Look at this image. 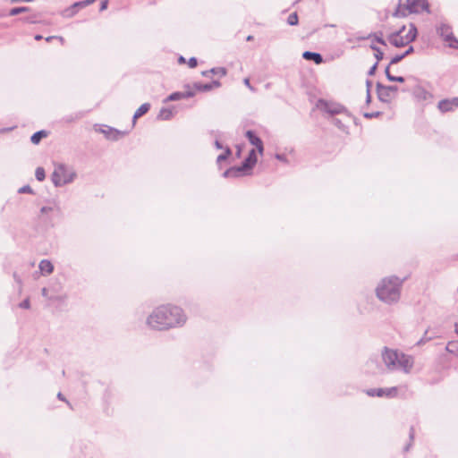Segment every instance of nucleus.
<instances>
[{"instance_id":"obj_61","label":"nucleus","mask_w":458,"mask_h":458,"mask_svg":"<svg viewBox=\"0 0 458 458\" xmlns=\"http://www.w3.org/2000/svg\"><path fill=\"white\" fill-rule=\"evenodd\" d=\"M209 73H211V72H209V70H208V71L202 72V75H203V76H208V74H209Z\"/></svg>"},{"instance_id":"obj_49","label":"nucleus","mask_w":458,"mask_h":458,"mask_svg":"<svg viewBox=\"0 0 458 458\" xmlns=\"http://www.w3.org/2000/svg\"><path fill=\"white\" fill-rule=\"evenodd\" d=\"M243 83L252 91H254V88L250 85V79L249 78H245L243 80Z\"/></svg>"},{"instance_id":"obj_48","label":"nucleus","mask_w":458,"mask_h":458,"mask_svg":"<svg viewBox=\"0 0 458 458\" xmlns=\"http://www.w3.org/2000/svg\"><path fill=\"white\" fill-rule=\"evenodd\" d=\"M95 0H84V1H81V7H86L89 4H91L92 3H94Z\"/></svg>"},{"instance_id":"obj_55","label":"nucleus","mask_w":458,"mask_h":458,"mask_svg":"<svg viewBox=\"0 0 458 458\" xmlns=\"http://www.w3.org/2000/svg\"><path fill=\"white\" fill-rule=\"evenodd\" d=\"M215 146H216V148H218V149H222V148H224V147H223V145L221 144V142H220L219 140H216V141H215Z\"/></svg>"},{"instance_id":"obj_20","label":"nucleus","mask_w":458,"mask_h":458,"mask_svg":"<svg viewBox=\"0 0 458 458\" xmlns=\"http://www.w3.org/2000/svg\"><path fill=\"white\" fill-rule=\"evenodd\" d=\"M437 107L442 113L450 112L454 109L453 107V106L451 105L449 98L443 99V100L439 101Z\"/></svg>"},{"instance_id":"obj_35","label":"nucleus","mask_w":458,"mask_h":458,"mask_svg":"<svg viewBox=\"0 0 458 458\" xmlns=\"http://www.w3.org/2000/svg\"><path fill=\"white\" fill-rule=\"evenodd\" d=\"M19 307L21 309H26V310L30 309V299L29 298L25 299L23 301H21L19 304Z\"/></svg>"},{"instance_id":"obj_16","label":"nucleus","mask_w":458,"mask_h":458,"mask_svg":"<svg viewBox=\"0 0 458 458\" xmlns=\"http://www.w3.org/2000/svg\"><path fill=\"white\" fill-rule=\"evenodd\" d=\"M39 270L44 275H50L54 271V266L48 259H43L38 265Z\"/></svg>"},{"instance_id":"obj_43","label":"nucleus","mask_w":458,"mask_h":458,"mask_svg":"<svg viewBox=\"0 0 458 458\" xmlns=\"http://www.w3.org/2000/svg\"><path fill=\"white\" fill-rule=\"evenodd\" d=\"M380 114L379 112H374V113H365L364 117L366 118H374L377 117Z\"/></svg>"},{"instance_id":"obj_8","label":"nucleus","mask_w":458,"mask_h":458,"mask_svg":"<svg viewBox=\"0 0 458 458\" xmlns=\"http://www.w3.org/2000/svg\"><path fill=\"white\" fill-rule=\"evenodd\" d=\"M255 164L251 158L246 157L240 166L231 167L225 171L223 176L225 178L242 176L248 174V171L251 170Z\"/></svg>"},{"instance_id":"obj_56","label":"nucleus","mask_w":458,"mask_h":458,"mask_svg":"<svg viewBox=\"0 0 458 458\" xmlns=\"http://www.w3.org/2000/svg\"><path fill=\"white\" fill-rule=\"evenodd\" d=\"M57 398H58L59 400H62V401L66 402V403H67V404H69V405H70L69 402L65 400V398L64 397V395L62 394V393H58V394H57Z\"/></svg>"},{"instance_id":"obj_30","label":"nucleus","mask_w":458,"mask_h":458,"mask_svg":"<svg viewBox=\"0 0 458 458\" xmlns=\"http://www.w3.org/2000/svg\"><path fill=\"white\" fill-rule=\"evenodd\" d=\"M209 72L215 75H219L221 77L226 75V69L224 67L212 68L209 70Z\"/></svg>"},{"instance_id":"obj_64","label":"nucleus","mask_w":458,"mask_h":458,"mask_svg":"<svg viewBox=\"0 0 458 458\" xmlns=\"http://www.w3.org/2000/svg\"><path fill=\"white\" fill-rule=\"evenodd\" d=\"M455 332L458 334V324H455Z\"/></svg>"},{"instance_id":"obj_2","label":"nucleus","mask_w":458,"mask_h":458,"mask_svg":"<svg viewBox=\"0 0 458 458\" xmlns=\"http://www.w3.org/2000/svg\"><path fill=\"white\" fill-rule=\"evenodd\" d=\"M403 283V280L394 276L383 278L376 288L377 297L389 305L397 303L401 297Z\"/></svg>"},{"instance_id":"obj_52","label":"nucleus","mask_w":458,"mask_h":458,"mask_svg":"<svg viewBox=\"0 0 458 458\" xmlns=\"http://www.w3.org/2000/svg\"><path fill=\"white\" fill-rule=\"evenodd\" d=\"M41 293L44 297L53 300L52 297H48V290L46 287L42 289Z\"/></svg>"},{"instance_id":"obj_10","label":"nucleus","mask_w":458,"mask_h":458,"mask_svg":"<svg viewBox=\"0 0 458 458\" xmlns=\"http://www.w3.org/2000/svg\"><path fill=\"white\" fill-rule=\"evenodd\" d=\"M403 4L411 13H420L423 11L428 12V3L427 0H405Z\"/></svg>"},{"instance_id":"obj_15","label":"nucleus","mask_w":458,"mask_h":458,"mask_svg":"<svg viewBox=\"0 0 458 458\" xmlns=\"http://www.w3.org/2000/svg\"><path fill=\"white\" fill-rule=\"evenodd\" d=\"M302 57L305 60L313 61L316 64H319L323 62V57L320 54L310 52V51H305L302 54Z\"/></svg>"},{"instance_id":"obj_36","label":"nucleus","mask_w":458,"mask_h":458,"mask_svg":"<svg viewBox=\"0 0 458 458\" xmlns=\"http://www.w3.org/2000/svg\"><path fill=\"white\" fill-rule=\"evenodd\" d=\"M374 38H375V41H376V42H377V43H379V44H381V45H384V46H386V41H385V40L383 39V38H382V34H381V33H380V35H377V34H375V35H374Z\"/></svg>"},{"instance_id":"obj_62","label":"nucleus","mask_w":458,"mask_h":458,"mask_svg":"<svg viewBox=\"0 0 458 458\" xmlns=\"http://www.w3.org/2000/svg\"><path fill=\"white\" fill-rule=\"evenodd\" d=\"M42 38V36L41 35H36L35 36V39L36 40H40Z\"/></svg>"},{"instance_id":"obj_47","label":"nucleus","mask_w":458,"mask_h":458,"mask_svg":"<svg viewBox=\"0 0 458 458\" xmlns=\"http://www.w3.org/2000/svg\"><path fill=\"white\" fill-rule=\"evenodd\" d=\"M81 117H82V114L80 113V114H76L74 118L73 117H67L66 121L67 122H72L74 120L81 119Z\"/></svg>"},{"instance_id":"obj_17","label":"nucleus","mask_w":458,"mask_h":458,"mask_svg":"<svg viewBox=\"0 0 458 458\" xmlns=\"http://www.w3.org/2000/svg\"><path fill=\"white\" fill-rule=\"evenodd\" d=\"M174 116V110L172 108H162L158 114L157 118L159 120L167 121L170 120Z\"/></svg>"},{"instance_id":"obj_25","label":"nucleus","mask_w":458,"mask_h":458,"mask_svg":"<svg viewBox=\"0 0 458 458\" xmlns=\"http://www.w3.org/2000/svg\"><path fill=\"white\" fill-rule=\"evenodd\" d=\"M232 154L231 152V149L229 147H225V152L220 154L217 157H216V163L217 164H220L222 163L223 161H225L228 157Z\"/></svg>"},{"instance_id":"obj_21","label":"nucleus","mask_w":458,"mask_h":458,"mask_svg":"<svg viewBox=\"0 0 458 458\" xmlns=\"http://www.w3.org/2000/svg\"><path fill=\"white\" fill-rule=\"evenodd\" d=\"M47 133L46 131L42 130V131H38L37 132H35L31 138H30V140L33 144L37 145L40 142V140L47 137Z\"/></svg>"},{"instance_id":"obj_19","label":"nucleus","mask_w":458,"mask_h":458,"mask_svg":"<svg viewBox=\"0 0 458 458\" xmlns=\"http://www.w3.org/2000/svg\"><path fill=\"white\" fill-rule=\"evenodd\" d=\"M150 108V105L148 103L142 104L134 113L133 115V124L135 123L136 119L140 118L143 114H145Z\"/></svg>"},{"instance_id":"obj_26","label":"nucleus","mask_w":458,"mask_h":458,"mask_svg":"<svg viewBox=\"0 0 458 458\" xmlns=\"http://www.w3.org/2000/svg\"><path fill=\"white\" fill-rule=\"evenodd\" d=\"M30 10L29 7H26V6H22V7H14L13 9L10 10V13L9 14L11 16H14V15H18L21 13H25V12H28Z\"/></svg>"},{"instance_id":"obj_18","label":"nucleus","mask_w":458,"mask_h":458,"mask_svg":"<svg viewBox=\"0 0 458 458\" xmlns=\"http://www.w3.org/2000/svg\"><path fill=\"white\" fill-rule=\"evenodd\" d=\"M53 212H60V208L56 203H53L50 206H44L40 208L41 216H48L50 213Z\"/></svg>"},{"instance_id":"obj_54","label":"nucleus","mask_w":458,"mask_h":458,"mask_svg":"<svg viewBox=\"0 0 458 458\" xmlns=\"http://www.w3.org/2000/svg\"><path fill=\"white\" fill-rule=\"evenodd\" d=\"M13 278L17 284H21V279L16 273L13 274Z\"/></svg>"},{"instance_id":"obj_50","label":"nucleus","mask_w":458,"mask_h":458,"mask_svg":"<svg viewBox=\"0 0 458 458\" xmlns=\"http://www.w3.org/2000/svg\"><path fill=\"white\" fill-rule=\"evenodd\" d=\"M390 64L386 67V70H385V73H386V76L387 78V80L389 81V77H393L394 75H392L389 72V69H390Z\"/></svg>"},{"instance_id":"obj_63","label":"nucleus","mask_w":458,"mask_h":458,"mask_svg":"<svg viewBox=\"0 0 458 458\" xmlns=\"http://www.w3.org/2000/svg\"><path fill=\"white\" fill-rule=\"evenodd\" d=\"M411 444H409L407 445L405 447H404V451L407 452L409 449H410V446H411Z\"/></svg>"},{"instance_id":"obj_22","label":"nucleus","mask_w":458,"mask_h":458,"mask_svg":"<svg viewBox=\"0 0 458 458\" xmlns=\"http://www.w3.org/2000/svg\"><path fill=\"white\" fill-rule=\"evenodd\" d=\"M445 350L449 353L458 356V341H451L446 344Z\"/></svg>"},{"instance_id":"obj_42","label":"nucleus","mask_w":458,"mask_h":458,"mask_svg":"<svg viewBox=\"0 0 458 458\" xmlns=\"http://www.w3.org/2000/svg\"><path fill=\"white\" fill-rule=\"evenodd\" d=\"M276 158L281 162L287 163L288 160L284 154H276Z\"/></svg>"},{"instance_id":"obj_44","label":"nucleus","mask_w":458,"mask_h":458,"mask_svg":"<svg viewBox=\"0 0 458 458\" xmlns=\"http://www.w3.org/2000/svg\"><path fill=\"white\" fill-rule=\"evenodd\" d=\"M54 38H57V39H58L62 44H64V38H63V37H55V36H50V37H47V38H46V40H47V42H50V41H51L52 39H54Z\"/></svg>"},{"instance_id":"obj_11","label":"nucleus","mask_w":458,"mask_h":458,"mask_svg":"<svg viewBox=\"0 0 458 458\" xmlns=\"http://www.w3.org/2000/svg\"><path fill=\"white\" fill-rule=\"evenodd\" d=\"M185 88L188 89L184 92H174L170 94L165 99H164V103H167L169 101H177L182 98H189L195 95V91L190 89V85H186Z\"/></svg>"},{"instance_id":"obj_28","label":"nucleus","mask_w":458,"mask_h":458,"mask_svg":"<svg viewBox=\"0 0 458 458\" xmlns=\"http://www.w3.org/2000/svg\"><path fill=\"white\" fill-rule=\"evenodd\" d=\"M298 21H299V18H298L297 13H291V14L288 16V18H287V23H288L290 26L297 25V24H298Z\"/></svg>"},{"instance_id":"obj_23","label":"nucleus","mask_w":458,"mask_h":458,"mask_svg":"<svg viewBox=\"0 0 458 458\" xmlns=\"http://www.w3.org/2000/svg\"><path fill=\"white\" fill-rule=\"evenodd\" d=\"M193 88L197 91L207 92L211 90V87L208 83L196 82L193 84Z\"/></svg>"},{"instance_id":"obj_27","label":"nucleus","mask_w":458,"mask_h":458,"mask_svg":"<svg viewBox=\"0 0 458 458\" xmlns=\"http://www.w3.org/2000/svg\"><path fill=\"white\" fill-rule=\"evenodd\" d=\"M35 177L38 182H42L46 178V173L43 167H38L35 171Z\"/></svg>"},{"instance_id":"obj_31","label":"nucleus","mask_w":458,"mask_h":458,"mask_svg":"<svg viewBox=\"0 0 458 458\" xmlns=\"http://www.w3.org/2000/svg\"><path fill=\"white\" fill-rule=\"evenodd\" d=\"M427 335L428 330H426L424 335L417 342V345L420 346L434 338V336H428Z\"/></svg>"},{"instance_id":"obj_32","label":"nucleus","mask_w":458,"mask_h":458,"mask_svg":"<svg viewBox=\"0 0 458 458\" xmlns=\"http://www.w3.org/2000/svg\"><path fill=\"white\" fill-rule=\"evenodd\" d=\"M18 192L21 194H23V193L32 194L33 190L30 185H24L18 190Z\"/></svg>"},{"instance_id":"obj_59","label":"nucleus","mask_w":458,"mask_h":458,"mask_svg":"<svg viewBox=\"0 0 458 458\" xmlns=\"http://www.w3.org/2000/svg\"><path fill=\"white\" fill-rule=\"evenodd\" d=\"M370 99H371V97H370V91H369V89H367V99H366L367 103H369V102H370Z\"/></svg>"},{"instance_id":"obj_39","label":"nucleus","mask_w":458,"mask_h":458,"mask_svg":"<svg viewBox=\"0 0 458 458\" xmlns=\"http://www.w3.org/2000/svg\"><path fill=\"white\" fill-rule=\"evenodd\" d=\"M377 64H378V63H377V62H376V63H375V64L370 67V69H369V72H368V74H369V76H372V75H374V74H375L376 70H377Z\"/></svg>"},{"instance_id":"obj_34","label":"nucleus","mask_w":458,"mask_h":458,"mask_svg":"<svg viewBox=\"0 0 458 458\" xmlns=\"http://www.w3.org/2000/svg\"><path fill=\"white\" fill-rule=\"evenodd\" d=\"M404 58L403 55H396L391 59L390 64H394L401 62Z\"/></svg>"},{"instance_id":"obj_40","label":"nucleus","mask_w":458,"mask_h":458,"mask_svg":"<svg viewBox=\"0 0 458 458\" xmlns=\"http://www.w3.org/2000/svg\"><path fill=\"white\" fill-rule=\"evenodd\" d=\"M249 158H251L255 163H257V156H256V151L255 149H251L250 152H249V155L248 157Z\"/></svg>"},{"instance_id":"obj_41","label":"nucleus","mask_w":458,"mask_h":458,"mask_svg":"<svg viewBox=\"0 0 458 458\" xmlns=\"http://www.w3.org/2000/svg\"><path fill=\"white\" fill-rule=\"evenodd\" d=\"M197 64H198V62L195 57H191L189 59L188 64L191 68L196 67Z\"/></svg>"},{"instance_id":"obj_24","label":"nucleus","mask_w":458,"mask_h":458,"mask_svg":"<svg viewBox=\"0 0 458 458\" xmlns=\"http://www.w3.org/2000/svg\"><path fill=\"white\" fill-rule=\"evenodd\" d=\"M370 48L375 52L374 55H375V58L377 59V63L384 58L383 51L378 47H377L375 44H371Z\"/></svg>"},{"instance_id":"obj_58","label":"nucleus","mask_w":458,"mask_h":458,"mask_svg":"<svg viewBox=\"0 0 458 458\" xmlns=\"http://www.w3.org/2000/svg\"><path fill=\"white\" fill-rule=\"evenodd\" d=\"M409 437H410L411 441H412L413 437H414V429L412 428L410 430Z\"/></svg>"},{"instance_id":"obj_51","label":"nucleus","mask_w":458,"mask_h":458,"mask_svg":"<svg viewBox=\"0 0 458 458\" xmlns=\"http://www.w3.org/2000/svg\"><path fill=\"white\" fill-rule=\"evenodd\" d=\"M414 51V48L412 46H410L408 49L403 54V56H407L408 55L411 54Z\"/></svg>"},{"instance_id":"obj_4","label":"nucleus","mask_w":458,"mask_h":458,"mask_svg":"<svg viewBox=\"0 0 458 458\" xmlns=\"http://www.w3.org/2000/svg\"><path fill=\"white\" fill-rule=\"evenodd\" d=\"M416 37L417 28L413 23H410L408 29L403 26L399 30L390 34L387 39L395 47H402L414 41Z\"/></svg>"},{"instance_id":"obj_6","label":"nucleus","mask_w":458,"mask_h":458,"mask_svg":"<svg viewBox=\"0 0 458 458\" xmlns=\"http://www.w3.org/2000/svg\"><path fill=\"white\" fill-rule=\"evenodd\" d=\"M437 35L447 43L449 47L458 49V39L454 36L452 27L445 22H440L437 28Z\"/></svg>"},{"instance_id":"obj_29","label":"nucleus","mask_w":458,"mask_h":458,"mask_svg":"<svg viewBox=\"0 0 458 458\" xmlns=\"http://www.w3.org/2000/svg\"><path fill=\"white\" fill-rule=\"evenodd\" d=\"M78 10L75 8H72V5H71L69 8L65 9L63 12V16L66 18H71L74 16L77 13Z\"/></svg>"},{"instance_id":"obj_3","label":"nucleus","mask_w":458,"mask_h":458,"mask_svg":"<svg viewBox=\"0 0 458 458\" xmlns=\"http://www.w3.org/2000/svg\"><path fill=\"white\" fill-rule=\"evenodd\" d=\"M382 360L387 369H400L406 374H409L411 371L414 365V359L412 356L387 347H385L382 352Z\"/></svg>"},{"instance_id":"obj_7","label":"nucleus","mask_w":458,"mask_h":458,"mask_svg":"<svg viewBox=\"0 0 458 458\" xmlns=\"http://www.w3.org/2000/svg\"><path fill=\"white\" fill-rule=\"evenodd\" d=\"M316 106L319 110L330 114V115L340 114H349L348 110L343 105L336 103V102H333V101L318 99Z\"/></svg>"},{"instance_id":"obj_53","label":"nucleus","mask_w":458,"mask_h":458,"mask_svg":"<svg viewBox=\"0 0 458 458\" xmlns=\"http://www.w3.org/2000/svg\"><path fill=\"white\" fill-rule=\"evenodd\" d=\"M107 4H108V2L107 0H105L101 3V5H100V11H104L107 8Z\"/></svg>"},{"instance_id":"obj_5","label":"nucleus","mask_w":458,"mask_h":458,"mask_svg":"<svg viewBox=\"0 0 458 458\" xmlns=\"http://www.w3.org/2000/svg\"><path fill=\"white\" fill-rule=\"evenodd\" d=\"M76 177L75 171L64 164L55 165V169L51 175V180L55 187H62L71 183Z\"/></svg>"},{"instance_id":"obj_1","label":"nucleus","mask_w":458,"mask_h":458,"mask_svg":"<svg viewBox=\"0 0 458 458\" xmlns=\"http://www.w3.org/2000/svg\"><path fill=\"white\" fill-rule=\"evenodd\" d=\"M187 321L183 310L172 304L160 305L147 318V325L154 330H167L182 327Z\"/></svg>"},{"instance_id":"obj_33","label":"nucleus","mask_w":458,"mask_h":458,"mask_svg":"<svg viewBox=\"0 0 458 458\" xmlns=\"http://www.w3.org/2000/svg\"><path fill=\"white\" fill-rule=\"evenodd\" d=\"M333 123L343 131H346V126L339 119L335 118Z\"/></svg>"},{"instance_id":"obj_12","label":"nucleus","mask_w":458,"mask_h":458,"mask_svg":"<svg viewBox=\"0 0 458 458\" xmlns=\"http://www.w3.org/2000/svg\"><path fill=\"white\" fill-rule=\"evenodd\" d=\"M245 136L250 141V143L257 148L259 153L263 154L264 146L261 139L259 136H257L253 131L250 130L246 131Z\"/></svg>"},{"instance_id":"obj_57","label":"nucleus","mask_w":458,"mask_h":458,"mask_svg":"<svg viewBox=\"0 0 458 458\" xmlns=\"http://www.w3.org/2000/svg\"><path fill=\"white\" fill-rule=\"evenodd\" d=\"M72 8H75L78 10V8H82L81 7V1L80 2H76L72 4Z\"/></svg>"},{"instance_id":"obj_38","label":"nucleus","mask_w":458,"mask_h":458,"mask_svg":"<svg viewBox=\"0 0 458 458\" xmlns=\"http://www.w3.org/2000/svg\"><path fill=\"white\" fill-rule=\"evenodd\" d=\"M390 81H395V82H403L405 80L402 76H393L389 77Z\"/></svg>"},{"instance_id":"obj_14","label":"nucleus","mask_w":458,"mask_h":458,"mask_svg":"<svg viewBox=\"0 0 458 458\" xmlns=\"http://www.w3.org/2000/svg\"><path fill=\"white\" fill-rule=\"evenodd\" d=\"M398 389L397 387H389V388H378L377 397H388L393 398L397 395Z\"/></svg>"},{"instance_id":"obj_9","label":"nucleus","mask_w":458,"mask_h":458,"mask_svg":"<svg viewBox=\"0 0 458 458\" xmlns=\"http://www.w3.org/2000/svg\"><path fill=\"white\" fill-rule=\"evenodd\" d=\"M397 90V86H385L380 82L377 83V93L381 102L388 103L392 98L391 93L396 92Z\"/></svg>"},{"instance_id":"obj_45","label":"nucleus","mask_w":458,"mask_h":458,"mask_svg":"<svg viewBox=\"0 0 458 458\" xmlns=\"http://www.w3.org/2000/svg\"><path fill=\"white\" fill-rule=\"evenodd\" d=\"M208 84L211 87V90L213 89H216V88H219L221 86V83L218 81H213L212 82H210Z\"/></svg>"},{"instance_id":"obj_46","label":"nucleus","mask_w":458,"mask_h":458,"mask_svg":"<svg viewBox=\"0 0 458 458\" xmlns=\"http://www.w3.org/2000/svg\"><path fill=\"white\" fill-rule=\"evenodd\" d=\"M449 101L454 108L458 106V98H449Z\"/></svg>"},{"instance_id":"obj_60","label":"nucleus","mask_w":458,"mask_h":458,"mask_svg":"<svg viewBox=\"0 0 458 458\" xmlns=\"http://www.w3.org/2000/svg\"><path fill=\"white\" fill-rule=\"evenodd\" d=\"M376 363V361L373 360V359H370L369 361H368V365L369 366H372Z\"/></svg>"},{"instance_id":"obj_37","label":"nucleus","mask_w":458,"mask_h":458,"mask_svg":"<svg viewBox=\"0 0 458 458\" xmlns=\"http://www.w3.org/2000/svg\"><path fill=\"white\" fill-rule=\"evenodd\" d=\"M366 393H367V394H368L369 396H372V397H373V396H377V393H378V388H371V389H369V390H367V392H366Z\"/></svg>"},{"instance_id":"obj_13","label":"nucleus","mask_w":458,"mask_h":458,"mask_svg":"<svg viewBox=\"0 0 458 458\" xmlns=\"http://www.w3.org/2000/svg\"><path fill=\"white\" fill-rule=\"evenodd\" d=\"M101 132L105 134L106 139L111 140H117L125 135L124 131H118L109 126H106L104 129H102Z\"/></svg>"}]
</instances>
